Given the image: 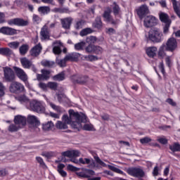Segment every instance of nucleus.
<instances>
[{
    "label": "nucleus",
    "instance_id": "obj_53",
    "mask_svg": "<svg viewBox=\"0 0 180 180\" xmlns=\"http://www.w3.org/2000/svg\"><path fill=\"white\" fill-rule=\"evenodd\" d=\"M50 106L52 108V109H53V110L58 112V113H61V107L56 105V104L53 103H50Z\"/></svg>",
    "mask_w": 180,
    "mask_h": 180
},
{
    "label": "nucleus",
    "instance_id": "obj_55",
    "mask_svg": "<svg viewBox=\"0 0 180 180\" xmlns=\"http://www.w3.org/2000/svg\"><path fill=\"white\" fill-rule=\"evenodd\" d=\"M171 23L172 22H167L165 25L164 27H163V33L165 34H167L168 33V32H169V27L171 26Z\"/></svg>",
    "mask_w": 180,
    "mask_h": 180
},
{
    "label": "nucleus",
    "instance_id": "obj_15",
    "mask_svg": "<svg viewBox=\"0 0 180 180\" xmlns=\"http://www.w3.org/2000/svg\"><path fill=\"white\" fill-rule=\"evenodd\" d=\"M14 74L19 78V79H21V81H23L24 82H26L27 81V75L23 70V69L18 68V66L13 67Z\"/></svg>",
    "mask_w": 180,
    "mask_h": 180
},
{
    "label": "nucleus",
    "instance_id": "obj_38",
    "mask_svg": "<svg viewBox=\"0 0 180 180\" xmlns=\"http://www.w3.org/2000/svg\"><path fill=\"white\" fill-rule=\"evenodd\" d=\"M53 127H54V124L51 121H49L47 123L42 124V129L46 131H49V130H51V129H53Z\"/></svg>",
    "mask_w": 180,
    "mask_h": 180
},
{
    "label": "nucleus",
    "instance_id": "obj_35",
    "mask_svg": "<svg viewBox=\"0 0 180 180\" xmlns=\"http://www.w3.org/2000/svg\"><path fill=\"white\" fill-rule=\"evenodd\" d=\"M53 79V81H64V79H65V73L63 71L58 75H54Z\"/></svg>",
    "mask_w": 180,
    "mask_h": 180
},
{
    "label": "nucleus",
    "instance_id": "obj_24",
    "mask_svg": "<svg viewBox=\"0 0 180 180\" xmlns=\"http://www.w3.org/2000/svg\"><path fill=\"white\" fill-rule=\"evenodd\" d=\"M157 47L150 46L146 50V53L148 57H149L150 58H154V57L157 56Z\"/></svg>",
    "mask_w": 180,
    "mask_h": 180
},
{
    "label": "nucleus",
    "instance_id": "obj_62",
    "mask_svg": "<svg viewBox=\"0 0 180 180\" xmlns=\"http://www.w3.org/2000/svg\"><path fill=\"white\" fill-rule=\"evenodd\" d=\"M67 61L68 60L65 59V58H64L58 62V65H60V67H65V65H67Z\"/></svg>",
    "mask_w": 180,
    "mask_h": 180
},
{
    "label": "nucleus",
    "instance_id": "obj_50",
    "mask_svg": "<svg viewBox=\"0 0 180 180\" xmlns=\"http://www.w3.org/2000/svg\"><path fill=\"white\" fill-rule=\"evenodd\" d=\"M150 141H153V139L148 136L140 139L141 144H148V143H150Z\"/></svg>",
    "mask_w": 180,
    "mask_h": 180
},
{
    "label": "nucleus",
    "instance_id": "obj_19",
    "mask_svg": "<svg viewBox=\"0 0 180 180\" xmlns=\"http://www.w3.org/2000/svg\"><path fill=\"white\" fill-rule=\"evenodd\" d=\"M40 36L41 40H50V31H49V27L44 25L40 32Z\"/></svg>",
    "mask_w": 180,
    "mask_h": 180
},
{
    "label": "nucleus",
    "instance_id": "obj_4",
    "mask_svg": "<svg viewBox=\"0 0 180 180\" xmlns=\"http://www.w3.org/2000/svg\"><path fill=\"white\" fill-rule=\"evenodd\" d=\"M3 71L5 82H13V81H15L16 76L15 75V72L12 68L6 66L3 68Z\"/></svg>",
    "mask_w": 180,
    "mask_h": 180
},
{
    "label": "nucleus",
    "instance_id": "obj_28",
    "mask_svg": "<svg viewBox=\"0 0 180 180\" xmlns=\"http://www.w3.org/2000/svg\"><path fill=\"white\" fill-rule=\"evenodd\" d=\"M41 65L46 68H53L56 63L51 60H44L41 62Z\"/></svg>",
    "mask_w": 180,
    "mask_h": 180
},
{
    "label": "nucleus",
    "instance_id": "obj_6",
    "mask_svg": "<svg viewBox=\"0 0 180 180\" xmlns=\"http://www.w3.org/2000/svg\"><path fill=\"white\" fill-rule=\"evenodd\" d=\"M63 157H68V158H71L70 161L74 162V164H78L79 160L75 159L77 157H79L81 155V152L77 150H68L62 153Z\"/></svg>",
    "mask_w": 180,
    "mask_h": 180
},
{
    "label": "nucleus",
    "instance_id": "obj_14",
    "mask_svg": "<svg viewBox=\"0 0 180 180\" xmlns=\"http://www.w3.org/2000/svg\"><path fill=\"white\" fill-rule=\"evenodd\" d=\"M86 53H90L91 54H96V56H101L103 53V49L99 46H96L94 44H89L85 48Z\"/></svg>",
    "mask_w": 180,
    "mask_h": 180
},
{
    "label": "nucleus",
    "instance_id": "obj_23",
    "mask_svg": "<svg viewBox=\"0 0 180 180\" xmlns=\"http://www.w3.org/2000/svg\"><path fill=\"white\" fill-rule=\"evenodd\" d=\"M61 25L63 29L68 30L71 27V24L72 23V19L69 18H65L60 20Z\"/></svg>",
    "mask_w": 180,
    "mask_h": 180
},
{
    "label": "nucleus",
    "instance_id": "obj_30",
    "mask_svg": "<svg viewBox=\"0 0 180 180\" xmlns=\"http://www.w3.org/2000/svg\"><path fill=\"white\" fill-rule=\"evenodd\" d=\"M27 122L30 124H35V126H39V124H40V122H39V120L34 115L28 116Z\"/></svg>",
    "mask_w": 180,
    "mask_h": 180
},
{
    "label": "nucleus",
    "instance_id": "obj_25",
    "mask_svg": "<svg viewBox=\"0 0 180 180\" xmlns=\"http://www.w3.org/2000/svg\"><path fill=\"white\" fill-rule=\"evenodd\" d=\"M92 27L94 29H98V30H101L102 27H103V23L102 22V18L101 17L96 18L94 22L92 23Z\"/></svg>",
    "mask_w": 180,
    "mask_h": 180
},
{
    "label": "nucleus",
    "instance_id": "obj_44",
    "mask_svg": "<svg viewBox=\"0 0 180 180\" xmlns=\"http://www.w3.org/2000/svg\"><path fill=\"white\" fill-rule=\"evenodd\" d=\"M92 29L91 28H85L83 29L81 32H80V36H82V37L84 36H87V34H91V33H92Z\"/></svg>",
    "mask_w": 180,
    "mask_h": 180
},
{
    "label": "nucleus",
    "instance_id": "obj_52",
    "mask_svg": "<svg viewBox=\"0 0 180 180\" xmlns=\"http://www.w3.org/2000/svg\"><path fill=\"white\" fill-rule=\"evenodd\" d=\"M103 17L104 18V19H106L107 22H110V10L104 11Z\"/></svg>",
    "mask_w": 180,
    "mask_h": 180
},
{
    "label": "nucleus",
    "instance_id": "obj_20",
    "mask_svg": "<svg viewBox=\"0 0 180 180\" xmlns=\"http://www.w3.org/2000/svg\"><path fill=\"white\" fill-rule=\"evenodd\" d=\"M41 50H43V48L41 47V44H38L35 45L30 51V56L32 57H38V56H40V53H41Z\"/></svg>",
    "mask_w": 180,
    "mask_h": 180
},
{
    "label": "nucleus",
    "instance_id": "obj_61",
    "mask_svg": "<svg viewBox=\"0 0 180 180\" xmlns=\"http://www.w3.org/2000/svg\"><path fill=\"white\" fill-rule=\"evenodd\" d=\"M53 51L54 54H61V48L60 46H54L53 48Z\"/></svg>",
    "mask_w": 180,
    "mask_h": 180
},
{
    "label": "nucleus",
    "instance_id": "obj_49",
    "mask_svg": "<svg viewBox=\"0 0 180 180\" xmlns=\"http://www.w3.org/2000/svg\"><path fill=\"white\" fill-rule=\"evenodd\" d=\"M83 130H86V131H94L95 129H94V125L85 124L83 126Z\"/></svg>",
    "mask_w": 180,
    "mask_h": 180
},
{
    "label": "nucleus",
    "instance_id": "obj_11",
    "mask_svg": "<svg viewBox=\"0 0 180 180\" xmlns=\"http://www.w3.org/2000/svg\"><path fill=\"white\" fill-rule=\"evenodd\" d=\"M72 84L85 85L88 82V76L82 75H73L70 77Z\"/></svg>",
    "mask_w": 180,
    "mask_h": 180
},
{
    "label": "nucleus",
    "instance_id": "obj_39",
    "mask_svg": "<svg viewBox=\"0 0 180 180\" xmlns=\"http://www.w3.org/2000/svg\"><path fill=\"white\" fill-rule=\"evenodd\" d=\"M69 115H70V117H68V115H63L62 117V120L63 122L65 123V124H70L71 122L74 120L72 117H71V115L70 114Z\"/></svg>",
    "mask_w": 180,
    "mask_h": 180
},
{
    "label": "nucleus",
    "instance_id": "obj_36",
    "mask_svg": "<svg viewBox=\"0 0 180 180\" xmlns=\"http://www.w3.org/2000/svg\"><path fill=\"white\" fill-rule=\"evenodd\" d=\"M56 129H58L59 130H65V129H68V125H67V124H65L63 122L58 121L56 123Z\"/></svg>",
    "mask_w": 180,
    "mask_h": 180
},
{
    "label": "nucleus",
    "instance_id": "obj_60",
    "mask_svg": "<svg viewBox=\"0 0 180 180\" xmlns=\"http://www.w3.org/2000/svg\"><path fill=\"white\" fill-rule=\"evenodd\" d=\"M36 160L37 162H39V165H41V167H46V163H44V160H43V158H41V157H37Z\"/></svg>",
    "mask_w": 180,
    "mask_h": 180
},
{
    "label": "nucleus",
    "instance_id": "obj_56",
    "mask_svg": "<svg viewBox=\"0 0 180 180\" xmlns=\"http://www.w3.org/2000/svg\"><path fill=\"white\" fill-rule=\"evenodd\" d=\"M94 160L96 161V162H97V164H99L100 165H101V167H106V163H105L103 161H102V160H101V158H99V157H95Z\"/></svg>",
    "mask_w": 180,
    "mask_h": 180
},
{
    "label": "nucleus",
    "instance_id": "obj_2",
    "mask_svg": "<svg viewBox=\"0 0 180 180\" xmlns=\"http://www.w3.org/2000/svg\"><path fill=\"white\" fill-rule=\"evenodd\" d=\"M148 39L153 43H161L164 40L162 31L158 27H153L148 32Z\"/></svg>",
    "mask_w": 180,
    "mask_h": 180
},
{
    "label": "nucleus",
    "instance_id": "obj_17",
    "mask_svg": "<svg viewBox=\"0 0 180 180\" xmlns=\"http://www.w3.org/2000/svg\"><path fill=\"white\" fill-rule=\"evenodd\" d=\"M26 117L22 116V115H16L14 117V123L15 124H17L18 126H20L21 129L22 127H25L26 126V122H27Z\"/></svg>",
    "mask_w": 180,
    "mask_h": 180
},
{
    "label": "nucleus",
    "instance_id": "obj_27",
    "mask_svg": "<svg viewBox=\"0 0 180 180\" xmlns=\"http://www.w3.org/2000/svg\"><path fill=\"white\" fill-rule=\"evenodd\" d=\"M13 53V51L9 48H0V54L5 56L6 57H11V55Z\"/></svg>",
    "mask_w": 180,
    "mask_h": 180
},
{
    "label": "nucleus",
    "instance_id": "obj_64",
    "mask_svg": "<svg viewBox=\"0 0 180 180\" xmlns=\"http://www.w3.org/2000/svg\"><path fill=\"white\" fill-rule=\"evenodd\" d=\"M165 62H166V65H167V67H169V68H171V67H172V63L171 62V58L169 56H167L165 58Z\"/></svg>",
    "mask_w": 180,
    "mask_h": 180
},
{
    "label": "nucleus",
    "instance_id": "obj_34",
    "mask_svg": "<svg viewBox=\"0 0 180 180\" xmlns=\"http://www.w3.org/2000/svg\"><path fill=\"white\" fill-rule=\"evenodd\" d=\"M165 51H167L165 44H163L160 48L158 53V56L160 58H164L165 57Z\"/></svg>",
    "mask_w": 180,
    "mask_h": 180
},
{
    "label": "nucleus",
    "instance_id": "obj_40",
    "mask_svg": "<svg viewBox=\"0 0 180 180\" xmlns=\"http://www.w3.org/2000/svg\"><path fill=\"white\" fill-rule=\"evenodd\" d=\"M38 12L43 13V15H47L50 12V7L49 6H40L38 8Z\"/></svg>",
    "mask_w": 180,
    "mask_h": 180
},
{
    "label": "nucleus",
    "instance_id": "obj_3",
    "mask_svg": "<svg viewBox=\"0 0 180 180\" xmlns=\"http://www.w3.org/2000/svg\"><path fill=\"white\" fill-rule=\"evenodd\" d=\"M30 109L37 113H44V112H46L44 103L37 100H32L30 101Z\"/></svg>",
    "mask_w": 180,
    "mask_h": 180
},
{
    "label": "nucleus",
    "instance_id": "obj_9",
    "mask_svg": "<svg viewBox=\"0 0 180 180\" xmlns=\"http://www.w3.org/2000/svg\"><path fill=\"white\" fill-rule=\"evenodd\" d=\"M7 23L8 25H9V26L14 25V26H19L22 27L25 26H29V21L20 18H16L8 20L7 21Z\"/></svg>",
    "mask_w": 180,
    "mask_h": 180
},
{
    "label": "nucleus",
    "instance_id": "obj_22",
    "mask_svg": "<svg viewBox=\"0 0 180 180\" xmlns=\"http://www.w3.org/2000/svg\"><path fill=\"white\" fill-rule=\"evenodd\" d=\"M169 148L172 151V152H170V154H172V155H174V157H176V158L179 157V154L175 153H176V151L180 150L179 143L175 142L173 143V145H169Z\"/></svg>",
    "mask_w": 180,
    "mask_h": 180
},
{
    "label": "nucleus",
    "instance_id": "obj_54",
    "mask_svg": "<svg viewBox=\"0 0 180 180\" xmlns=\"http://www.w3.org/2000/svg\"><path fill=\"white\" fill-rule=\"evenodd\" d=\"M67 169L68 171H72V172H77V171H79V168L73 166L72 165H68Z\"/></svg>",
    "mask_w": 180,
    "mask_h": 180
},
{
    "label": "nucleus",
    "instance_id": "obj_1",
    "mask_svg": "<svg viewBox=\"0 0 180 180\" xmlns=\"http://www.w3.org/2000/svg\"><path fill=\"white\" fill-rule=\"evenodd\" d=\"M69 115L72 117L73 120L70 124L72 129L79 131L82 127L81 123H86V115L85 114L74 111V110H69Z\"/></svg>",
    "mask_w": 180,
    "mask_h": 180
},
{
    "label": "nucleus",
    "instance_id": "obj_21",
    "mask_svg": "<svg viewBox=\"0 0 180 180\" xmlns=\"http://www.w3.org/2000/svg\"><path fill=\"white\" fill-rule=\"evenodd\" d=\"M76 175L79 178H86L87 180H89V175H91V176H94V175H95V171L87 169H86V173L84 172H76Z\"/></svg>",
    "mask_w": 180,
    "mask_h": 180
},
{
    "label": "nucleus",
    "instance_id": "obj_37",
    "mask_svg": "<svg viewBox=\"0 0 180 180\" xmlns=\"http://www.w3.org/2000/svg\"><path fill=\"white\" fill-rule=\"evenodd\" d=\"M172 4L173 5V9L176 15H177V16L180 18V9L179 7L178 6V3L176 0H172Z\"/></svg>",
    "mask_w": 180,
    "mask_h": 180
},
{
    "label": "nucleus",
    "instance_id": "obj_58",
    "mask_svg": "<svg viewBox=\"0 0 180 180\" xmlns=\"http://www.w3.org/2000/svg\"><path fill=\"white\" fill-rule=\"evenodd\" d=\"M159 70L161 71L164 77H165V68L164 66V62H160L159 64Z\"/></svg>",
    "mask_w": 180,
    "mask_h": 180
},
{
    "label": "nucleus",
    "instance_id": "obj_12",
    "mask_svg": "<svg viewBox=\"0 0 180 180\" xmlns=\"http://www.w3.org/2000/svg\"><path fill=\"white\" fill-rule=\"evenodd\" d=\"M158 25V19L153 15H147L143 20V26L146 29H150V27H154Z\"/></svg>",
    "mask_w": 180,
    "mask_h": 180
},
{
    "label": "nucleus",
    "instance_id": "obj_5",
    "mask_svg": "<svg viewBox=\"0 0 180 180\" xmlns=\"http://www.w3.org/2000/svg\"><path fill=\"white\" fill-rule=\"evenodd\" d=\"M127 172L128 175L134 178H144L146 176V172L140 167H129L127 169Z\"/></svg>",
    "mask_w": 180,
    "mask_h": 180
},
{
    "label": "nucleus",
    "instance_id": "obj_29",
    "mask_svg": "<svg viewBox=\"0 0 180 180\" xmlns=\"http://www.w3.org/2000/svg\"><path fill=\"white\" fill-rule=\"evenodd\" d=\"M64 168H65V165L63 163H60L58 165V172L63 176V178H65V176H67V172L64 171Z\"/></svg>",
    "mask_w": 180,
    "mask_h": 180
},
{
    "label": "nucleus",
    "instance_id": "obj_41",
    "mask_svg": "<svg viewBox=\"0 0 180 180\" xmlns=\"http://www.w3.org/2000/svg\"><path fill=\"white\" fill-rule=\"evenodd\" d=\"M84 58L86 60V61H90L91 63L93 61H98V60H99L98 56L94 55L84 56Z\"/></svg>",
    "mask_w": 180,
    "mask_h": 180
},
{
    "label": "nucleus",
    "instance_id": "obj_32",
    "mask_svg": "<svg viewBox=\"0 0 180 180\" xmlns=\"http://www.w3.org/2000/svg\"><path fill=\"white\" fill-rule=\"evenodd\" d=\"M78 57L79 56L77 53H70L69 55H67L65 57V60H67L68 61H72V62L78 61Z\"/></svg>",
    "mask_w": 180,
    "mask_h": 180
},
{
    "label": "nucleus",
    "instance_id": "obj_43",
    "mask_svg": "<svg viewBox=\"0 0 180 180\" xmlns=\"http://www.w3.org/2000/svg\"><path fill=\"white\" fill-rule=\"evenodd\" d=\"M114 6L112 7V12L115 15V16H117L120 12V7L116 2H113Z\"/></svg>",
    "mask_w": 180,
    "mask_h": 180
},
{
    "label": "nucleus",
    "instance_id": "obj_16",
    "mask_svg": "<svg viewBox=\"0 0 180 180\" xmlns=\"http://www.w3.org/2000/svg\"><path fill=\"white\" fill-rule=\"evenodd\" d=\"M0 33L6 36H15V34H18V30L10 27H1Z\"/></svg>",
    "mask_w": 180,
    "mask_h": 180
},
{
    "label": "nucleus",
    "instance_id": "obj_33",
    "mask_svg": "<svg viewBox=\"0 0 180 180\" xmlns=\"http://www.w3.org/2000/svg\"><path fill=\"white\" fill-rule=\"evenodd\" d=\"M22 129V127L16 124H11L8 126V130L10 131V133H15L18 130H20Z\"/></svg>",
    "mask_w": 180,
    "mask_h": 180
},
{
    "label": "nucleus",
    "instance_id": "obj_45",
    "mask_svg": "<svg viewBox=\"0 0 180 180\" xmlns=\"http://www.w3.org/2000/svg\"><path fill=\"white\" fill-rule=\"evenodd\" d=\"M20 44V43L19 41H12L8 43V47H10V49H13L14 50H18Z\"/></svg>",
    "mask_w": 180,
    "mask_h": 180
},
{
    "label": "nucleus",
    "instance_id": "obj_47",
    "mask_svg": "<svg viewBox=\"0 0 180 180\" xmlns=\"http://www.w3.org/2000/svg\"><path fill=\"white\" fill-rule=\"evenodd\" d=\"M85 42L84 41H81L75 44V50H77V51H79V50H83Z\"/></svg>",
    "mask_w": 180,
    "mask_h": 180
},
{
    "label": "nucleus",
    "instance_id": "obj_48",
    "mask_svg": "<svg viewBox=\"0 0 180 180\" xmlns=\"http://www.w3.org/2000/svg\"><path fill=\"white\" fill-rule=\"evenodd\" d=\"M79 164H83V165H85L86 164L89 165V164H91V159L80 158L79 159Z\"/></svg>",
    "mask_w": 180,
    "mask_h": 180
},
{
    "label": "nucleus",
    "instance_id": "obj_51",
    "mask_svg": "<svg viewBox=\"0 0 180 180\" xmlns=\"http://www.w3.org/2000/svg\"><path fill=\"white\" fill-rule=\"evenodd\" d=\"M108 167L109 169H110L111 171H113V172H117V174H122V172H123V171H122L120 169H119L115 166L108 165Z\"/></svg>",
    "mask_w": 180,
    "mask_h": 180
},
{
    "label": "nucleus",
    "instance_id": "obj_63",
    "mask_svg": "<svg viewBox=\"0 0 180 180\" xmlns=\"http://www.w3.org/2000/svg\"><path fill=\"white\" fill-rule=\"evenodd\" d=\"M158 143H160V144H168V139H165V138H160L158 139Z\"/></svg>",
    "mask_w": 180,
    "mask_h": 180
},
{
    "label": "nucleus",
    "instance_id": "obj_7",
    "mask_svg": "<svg viewBox=\"0 0 180 180\" xmlns=\"http://www.w3.org/2000/svg\"><path fill=\"white\" fill-rule=\"evenodd\" d=\"M20 63L22 68H25V70H31L33 71V72H37V68H36V65H34L33 62H32V60H29L27 58H21L20 59Z\"/></svg>",
    "mask_w": 180,
    "mask_h": 180
},
{
    "label": "nucleus",
    "instance_id": "obj_46",
    "mask_svg": "<svg viewBox=\"0 0 180 180\" xmlns=\"http://www.w3.org/2000/svg\"><path fill=\"white\" fill-rule=\"evenodd\" d=\"M84 25H85V21H84V20H80L76 22L75 27L77 30H79V29H82V27H84Z\"/></svg>",
    "mask_w": 180,
    "mask_h": 180
},
{
    "label": "nucleus",
    "instance_id": "obj_13",
    "mask_svg": "<svg viewBox=\"0 0 180 180\" xmlns=\"http://www.w3.org/2000/svg\"><path fill=\"white\" fill-rule=\"evenodd\" d=\"M166 51L174 53L176 49H178V41L174 37H170L167 39L166 44Z\"/></svg>",
    "mask_w": 180,
    "mask_h": 180
},
{
    "label": "nucleus",
    "instance_id": "obj_8",
    "mask_svg": "<svg viewBox=\"0 0 180 180\" xmlns=\"http://www.w3.org/2000/svg\"><path fill=\"white\" fill-rule=\"evenodd\" d=\"M11 94H22L25 91V86L18 82H11L8 88Z\"/></svg>",
    "mask_w": 180,
    "mask_h": 180
},
{
    "label": "nucleus",
    "instance_id": "obj_10",
    "mask_svg": "<svg viewBox=\"0 0 180 180\" xmlns=\"http://www.w3.org/2000/svg\"><path fill=\"white\" fill-rule=\"evenodd\" d=\"M136 12L138 17L141 20L147 18V15L150 13V8H148V6L146 4H143L136 9Z\"/></svg>",
    "mask_w": 180,
    "mask_h": 180
},
{
    "label": "nucleus",
    "instance_id": "obj_26",
    "mask_svg": "<svg viewBox=\"0 0 180 180\" xmlns=\"http://www.w3.org/2000/svg\"><path fill=\"white\" fill-rule=\"evenodd\" d=\"M159 18H160V22H162V23H172V21L170 20L169 18V15H168V14L165 13H160L159 14Z\"/></svg>",
    "mask_w": 180,
    "mask_h": 180
},
{
    "label": "nucleus",
    "instance_id": "obj_18",
    "mask_svg": "<svg viewBox=\"0 0 180 180\" xmlns=\"http://www.w3.org/2000/svg\"><path fill=\"white\" fill-rule=\"evenodd\" d=\"M41 74H38L37 75V78L38 81H43V79H50V75L51 74V72L50 70H47L46 69H42L41 70Z\"/></svg>",
    "mask_w": 180,
    "mask_h": 180
},
{
    "label": "nucleus",
    "instance_id": "obj_59",
    "mask_svg": "<svg viewBox=\"0 0 180 180\" xmlns=\"http://www.w3.org/2000/svg\"><path fill=\"white\" fill-rule=\"evenodd\" d=\"M32 20L33 22H35V23H39V22H41V18L38 15L34 14L32 16Z\"/></svg>",
    "mask_w": 180,
    "mask_h": 180
},
{
    "label": "nucleus",
    "instance_id": "obj_57",
    "mask_svg": "<svg viewBox=\"0 0 180 180\" xmlns=\"http://www.w3.org/2000/svg\"><path fill=\"white\" fill-rule=\"evenodd\" d=\"M5 86H4V84L0 82V98H2L4 95H5Z\"/></svg>",
    "mask_w": 180,
    "mask_h": 180
},
{
    "label": "nucleus",
    "instance_id": "obj_42",
    "mask_svg": "<svg viewBox=\"0 0 180 180\" xmlns=\"http://www.w3.org/2000/svg\"><path fill=\"white\" fill-rule=\"evenodd\" d=\"M48 88H49L52 91H57V88H58V83L56 82H49Z\"/></svg>",
    "mask_w": 180,
    "mask_h": 180
},
{
    "label": "nucleus",
    "instance_id": "obj_31",
    "mask_svg": "<svg viewBox=\"0 0 180 180\" xmlns=\"http://www.w3.org/2000/svg\"><path fill=\"white\" fill-rule=\"evenodd\" d=\"M27 51H29V45L27 44H24L20 46L19 53L20 56H26V54H27Z\"/></svg>",
    "mask_w": 180,
    "mask_h": 180
}]
</instances>
